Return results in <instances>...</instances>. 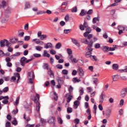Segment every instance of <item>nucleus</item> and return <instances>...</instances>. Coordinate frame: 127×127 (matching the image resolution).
<instances>
[{"label": "nucleus", "mask_w": 127, "mask_h": 127, "mask_svg": "<svg viewBox=\"0 0 127 127\" xmlns=\"http://www.w3.org/2000/svg\"><path fill=\"white\" fill-rule=\"evenodd\" d=\"M16 41H17V39L16 38H13L10 40V42H11V43H12L13 44L16 43Z\"/></svg>", "instance_id": "obj_39"}, {"label": "nucleus", "mask_w": 127, "mask_h": 127, "mask_svg": "<svg viewBox=\"0 0 127 127\" xmlns=\"http://www.w3.org/2000/svg\"><path fill=\"white\" fill-rule=\"evenodd\" d=\"M87 45H88V46L86 48L87 50L90 52L93 51V48H92V47H93V45L88 43V44H87Z\"/></svg>", "instance_id": "obj_14"}, {"label": "nucleus", "mask_w": 127, "mask_h": 127, "mask_svg": "<svg viewBox=\"0 0 127 127\" xmlns=\"http://www.w3.org/2000/svg\"><path fill=\"white\" fill-rule=\"evenodd\" d=\"M83 26L85 27V28H87L88 27V23L84 21Z\"/></svg>", "instance_id": "obj_59"}, {"label": "nucleus", "mask_w": 127, "mask_h": 127, "mask_svg": "<svg viewBox=\"0 0 127 127\" xmlns=\"http://www.w3.org/2000/svg\"><path fill=\"white\" fill-rule=\"evenodd\" d=\"M67 53L68 54V55H71L72 54V50L70 49H67Z\"/></svg>", "instance_id": "obj_57"}, {"label": "nucleus", "mask_w": 127, "mask_h": 127, "mask_svg": "<svg viewBox=\"0 0 127 127\" xmlns=\"http://www.w3.org/2000/svg\"><path fill=\"white\" fill-rule=\"evenodd\" d=\"M48 75L50 76L52 78V77H54V73H53V71L52 70H50L48 72Z\"/></svg>", "instance_id": "obj_36"}, {"label": "nucleus", "mask_w": 127, "mask_h": 127, "mask_svg": "<svg viewBox=\"0 0 127 127\" xmlns=\"http://www.w3.org/2000/svg\"><path fill=\"white\" fill-rule=\"evenodd\" d=\"M86 14H87V11H85L84 9H82L81 12L79 13L80 16H84V15H86Z\"/></svg>", "instance_id": "obj_27"}, {"label": "nucleus", "mask_w": 127, "mask_h": 127, "mask_svg": "<svg viewBox=\"0 0 127 127\" xmlns=\"http://www.w3.org/2000/svg\"><path fill=\"white\" fill-rule=\"evenodd\" d=\"M73 112V109L71 107H68L67 108V112L68 114H70V113H72Z\"/></svg>", "instance_id": "obj_43"}, {"label": "nucleus", "mask_w": 127, "mask_h": 127, "mask_svg": "<svg viewBox=\"0 0 127 127\" xmlns=\"http://www.w3.org/2000/svg\"><path fill=\"white\" fill-rule=\"evenodd\" d=\"M80 105V103L79 102V101L76 100L74 101V109H77L78 106Z\"/></svg>", "instance_id": "obj_26"}, {"label": "nucleus", "mask_w": 127, "mask_h": 127, "mask_svg": "<svg viewBox=\"0 0 127 127\" xmlns=\"http://www.w3.org/2000/svg\"><path fill=\"white\" fill-rule=\"evenodd\" d=\"M15 81H16L15 76H12L10 79V82H15Z\"/></svg>", "instance_id": "obj_54"}, {"label": "nucleus", "mask_w": 127, "mask_h": 127, "mask_svg": "<svg viewBox=\"0 0 127 127\" xmlns=\"http://www.w3.org/2000/svg\"><path fill=\"white\" fill-rule=\"evenodd\" d=\"M62 47V45L61 44V43H58L55 46V48L56 49H60Z\"/></svg>", "instance_id": "obj_29"}, {"label": "nucleus", "mask_w": 127, "mask_h": 127, "mask_svg": "<svg viewBox=\"0 0 127 127\" xmlns=\"http://www.w3.org/2000/svg\"><path fill=\"white\" fill-rule=\"evenodd\" d=\"M112 78H113V80L114 82H117V81L119 80V75L117 74L115 75H113L112 76Z\"/></svg>", "instance_id": "obj_20"}, {"label": "nucleus", "mask_w": 127, "mask_h": 127, "mask_svg": "<svg viewBox=\"0 0 127 127\" xmlns=\"http://www.w3.org/2000/svg\"><path fill=\"white\" fill-rule=\"evenodd\" d=\"M79 93L80 96L83 95V94H84V89L83 88H81V89L79 90Z\"/></svg>", "instance_id": "obj_55"}, {"label": "nucleus", "mask_w": 127, "mask_h": 127, "mask_svg": "<svg viewBox=\"0 0 127 127\" xmlns=\"http://www.w3.org/2000/svg\"><path fill=\"white\" fill-rule=\"evenodd\" d=\"M111 114H112V110L110 109L107 110L106 113H105L107 119H109V118H110Z\"/></svg>", "instance_id": "obj_11"}, {"label": "nucleus", "mask_w": 127, "mask_h": 127, "mask_svg": "<svg viewBox=\"0 0 127 127\" xmlns=\"http://www.w3.org/2000/svg\"><path fill=\"white\" fill-rule=\"evenodd\" d=\"M58 122L59 124H60V125H62V124H63V121L62 120V119H61V118L60 117L58 118Z\"/></svg>", "instance_id": "obj_52"}, {"label": "nucleus", "mask_w": 127, "mask_h": 127, "mask_svg": "<svg viewBox=\"0 0 127 127\" xmlns=\"http://www.w3.org/2000/svg\"><path fill=\"white\" fill-rule=\"evenodd\" d=\"M52 43H48L45 46V48H46V49H48V48H52Z\"/></svg>", "instance_id": "obj_22"}, {"label": "nucleus", "mask_w": 127, "mask_h": 127, "mask_svg": "<svg viewBox=\"0 0 127 127\" xmlns=\"http://www.w3.org/2000/svg\"><path fill=\"white\" fill-rule=\"evenodd\" d=\"M77 72L81 77H82V76H84V71L83 70V69L80 67H78L77 69Z\"/></svg>", "instance_id": "obj_7"}, {"label": "nucleus", "mask_w": 127, "mask_h": 127, "mask_svg": "<svg viewBox=\"0 0 127 127\" xmlns=\"http://www.w3.org/2000/svg\"><path fill=\"white\" fill-rule=\"evenodd\" d=\"M5 45L7 47H10L11 46L10 43L7 41V40H5Z\"/></svg>", "instance_id": "obj_41"}, {"label": "nucleus", "mask_w": 127, "mask_h": 127, "mask_svg": "<svg viewBox=\"0 0 127 127\" xmlns=\"http://www.w3.org/2000/svg\"><path fill=\"white\" fill-rule=\"evenodd\" d=\"M72 82H73V83H79V82H81V80L77 79L76 77H74L72 79Z\"/></svg>", "instance_id": "obj_33"}, {"label": "nucleus", "mask_w": 127, "mask_h": 127, "mask_svg": "<svg viewBox=\"0 0 127 127\" xmlns=\"http://www.w3.org/2000/svg\"><path fill=\"white\" fill-rule=\"evenodd\" d=\"M86 113L88 115V120H91L92 116L91 115V110H90V108L87 109V110L86 111Z\"/></svg>", "instance_id": "obj_13"}, {"label": "nucleus", "mask_w": 127, "mask_h": 127, "mask_svg": "<svg viewBox=\"0 0 127 127\" xmlns=\"http://www.w3.org/2000/svg\"><path fill=\"white\" fill-rule=\"evenodd\" d=\"M89 58H90L91 60H93L94 61H97L98 60L96 56L90 55L89 56Z\"/></svg>", "instance_id": "obj_34"}, {"label": "nucleus", "mask_w": 127, "mask_h": 127, "mask_svg": "<svg viewBox=\"0 0 127 127\" xmlns=\"http://www.w3.org/2000/svg\"><path fill=\"white\" fill-rule=\"evenodd\" d=\"M97 40H98V39L97 38H92L91 40H90V42H89V43L93 45V43H94V42H96Z\"/></svg>", "instance_id": "obj_18"}, {"label": "nucleus", "mask_w": 127, "mask_h": 127, "mask_svg": "<svg viewBox=\"0 0 127 127\" xmlns=\"http://www.w3.org/2000/svg\"><path fill=\"white\" fill-rule=\"evenodd\" d=\"M62 74L64 75H68V71L66 69H63L62 70Z\"/></svg>", "instance_id": "obj_51"}, {"label": "nucleus", "mask_w": 127, "mask_h": 127, "mask_svg": "<svg viewBox=\"0 0 127 127\" xmlns=\"http://www.w3.org/2000/svg\"><path fill=\"white\" fill-rule=\"evenodd\" d=\"M19 99H20V96H18L16 99L15 103H14V106H17L19 104Z\"/></svg>", "instance_id": "obj_25"}, {"label": "nucleus", "mask_w": 127, "mask_h": 127, "mask_svg": "<svg viewBox=\"0 0 127 127\" xmlns=\"http://www.w3.org/2000/svg\"><path fill=\"white\" fill-rule=\"evenodd\" d=\"M35 41L36 44H39L40 45H43L44 44V42L39 40V39H34L32 40V42H35Z\"/></svg>", "instance_id": "obj_5"}, {"label": "nucleus", "mask_w": 127, "mask_h": 127, "mask_svg": "<svg viewBox=\"0 0 127 127\" xmlns=\"http://www.w3.org/2000/svg\"><path fill=\"white\" fill-rule=\"evenodd\" d=\"M122 27V26H119L118 28V30H119L118 34H119V35H121L122 33H124V32H123L124 31V30H123V28Z\"/></svg>", "instance_id": "obj_32"}, {"label": "nucleus", "mask_w": 127, "mask_h": 127, "mask_svg": "<svg viewBox=\"0 0 127 127\" xmlns=\"http://www.w3.org/2000/svg\"><path fill=\"white\" fill-rule=\"evenodd\" d=\"M77 10H78V9H77V6H76L73 7L72 8H71V12H77Z\"/></svg>", "instance_id": "obj_38"}, {"label": "nucleus", "mask_w": 127, "mask_h": 127, "mask_svg": "<svg viewBox=\"0 0 127 127\" xmlns=\"http://www.w3.org/2000/svg\"><path fill=\"white\" fill-rule=\"evenodd\" d=\"M94 47L96 49H99V48L101 47V45L99 43H96L94 45Z\"/></svg>", "instance_id": "obj_44"}, {"label": "nucleus", "mask_w": 127, "mask_h": 127, "mask_svg": "<svg viewBox=\"0 0 127 127\" xmlns=\"http://www.w3.org/2000/svg\"><path fill=\"white\" fill-rule=\"evenodd\" d=\"M56 68H57L58 69H63V65L60 64H58L56 65Z\"/></svg>", "instance_id": "obj_48"}, {"label": "nucleus", "mask_w": 127, "mask_h": 127, "mask_svg": "<svg viewBox=\"0 0 127 127\" xmlns=\"http://www.w3.org/2000/svg\"><path fill=\"white\" fill-rule=\"evenodd\" d=\"M71 31V29H65L64 30V32L65 33V34H68V33H70Z\"/></svg>", "instance_id": "obj_40"}, {"label": "nucleus", "mask_w": 127, "mask_h": 127, "mask_svg": "<svg viewBox=\"0 0 127 127\" xmlns=\"http://www.w3.org/2000/svg\"><path fill=\"white\" fill-rule=\"evenodd\" d=\"M35 48L37 51H41L42 50V47L41 46H36Z\"/></svg>", "instance_id": "obj_42"}, {"label": "nucleus", "mask_w": 127, "mask_h": 127, "mask_svg": "<svg viewBox=\"0 0 127 127\" xmlns=\"http://www.w3.org/2000/svg\"><path fill=\"white\" fill-rule=\"evenodd\" d=\"M60 24L61 26H64V25H65V24H66V23H65V22H64V21H62L60 22Z\"/></svg>", "instance_id": "obj_64"}, {"label": "nucleus", "mask_w": 127, "mask_h": 127, "mask_svg": "<svg viewBox=\"0 0 127 127\" xmlns=\"http://www.w3.org/2000/svg\"><path fill=\"white\" fill-rule=\"evenodd\" d=\"M127 88H124L122 90L121 92L120 96L121 98H125V97L127 96Z\"/></svg>", "instance_id": "obj_4"}, {"label": "nucleus", "mask_w": 127, "mask_h": 127, "mask_svg": "<svg viewBox=\"0 0 127 127\" xmlns=\"http://www.w3.org/2000/svg\"><path fill=\"white\" fill-rule=\"evenodd\" d=\"M116 49H118V48H117V45H113V47H110L109 49V51H115Z\"/></svg>", "instance_id": "obj_30"}, {"label": "nucleus", "mask_w": 127, "mask_h": 127, "mask_svg": "<svg viewBox=\"0 0 127 127\" xmlns=\"http://www.w3.org/2000/svg\"><path fill=\"white\" fill-rule=\"evenodd\" d=\"M40 97L39 96V94L38 93L36 94V96L34 98V99L33 100L34 103L36 104V111L39 115V116H40V103L39 102V99Z\"/></svg>", "instance_id": "obj_1"}, {"label": "nucleus", "mask_w": 127, "mask_h": 127, "mask_svg": "<svg viewBox=\"0 0 127 127\" xmlns=\"http://www.w3.org/2000/svg\"><path fill=\"white\" fill-rule=\"evenodd\" d=\"M118 72H120V73H127V66H126V68L124 69H119L118 70Z\"/></svg>", "instance_id": "obj_37"}, {"label": "nucleus", "mask_w": 127, "mask_h": 127, "mask_svg": "<svg viewBox=\"0 0 127 127\" xmlns=\"http://www.w3.org/2000/svg\"><path fill=\"white\" fill-rule=\"evenodd\" d=\"M35 78V75H34V73H32V78L29 79V82L30 84H33V80H34Z\"/></svg>", "instance_id": "obj_23"}, {"label": "nucleus", "mask_w": 127, "mask_h": 127, "mask_svg": "<svg viewBox=\"0 0 127 127\" xmlns=\"http://www.w3.org/2000/svg\"><path fill=\"white\" fill-rule=\"evenodd\" d=\"M5 40L6 39H4L3 40L0 41V47H4V46H5Z\"/></svg>", "instance_id": "obj_17"}, {"label": "nucleus", "mask_w": 127, "mask_h": 127, "mask_svg": "<svg viewBox=\"0 0 127 127\" xmlns=\"http://www.w3.org/2000/svg\"><path fill=\"white\" fill-rule=\"evenodd\" d=\"M33 56L36 58H40V57H41V55L39 54H34Z\"/></svg>", "instance_id": "obj_47"}, {"label": "nucleus", "mask_w": 127, "mask_h": 127, "mask_svg": "<svg viewBox=\"0 0 127 127\" xmlns=\"http://www.w3.org/2000/svg\"><path fill=\"white\" fill-rule=\"evenodd\" d=\"M5 61L7 62V63H10V61H11V60L9 57H7L5 58Z\"/></svg>", "instance_id": "obj_63"}, {"label": "nucleus", "mask_w": 127, "mask_h": 127, "mask_svg": "<svg viewBox=\"0 0 127 127\" xmlns=\"http://www.w3.org/2000/svg\"><path fill=\"white\" fill-rule=\"evenodd\" d=\"M81 42L84 43V44H89V41L86 39V38L81 39Z\"/></svg>", "instance_id": "obj_24"}, {"label": "nucleus", "mask_w": 127, "mask_h": 127, "mask_svg": "<svg viewBox=\"0 0 127 127\" xmlns=\"http://www.w3.org/2000/svg\"><path fill=\"white\" fill-rule=\"evenodd\" d=\"M109 48L108 46H104L103 47L102 50L103 52H109Z\"/></svg>", "instance_id": "obj_15"}, {"label": "nucleus", "mask_w": 127, "mask_h": 127, "mask_svg": "<svg viewBox=\"0 0 127 127\" xmlns=\"http://www.w3.org/2000/svg\"><path fill=\"white\" fill-rule=\"evenodd\" d=\"M15 76H16V77H17V78H18L17 80V83H18V81H19V80H20V75L19 74V73L16 72L14 73Z\"/></svg>", "instance_id": "obj_35"}, {"label": "nucleus", "mask_w": 127, "mask_h": 127, "mask_svg": "<svg viewBox=\"0 0 127 127\" xmlns=\"http://www.w3.org/2000/svg\"><path fill=\"white\" fill-rule=\"evenodd\" d=\"M106 97V95L103 93L101 94V95L100 96L99 98V103L100 104H103V102H104V97Z\"/></svg>", "instance_id": "obj_10"}, {"label": "nucleus", "mask_w": 127, "mask_h": 127, "mask_svg": "<svg viewBox=\"0 0 127 127\" xmlns=\"http://www.w3.org/2000/svg\"><path fill=\"white\" fill-rule=\"evenodd\" d=\"M18 113V109H17V107L16 108V110H13L12 112V113L13 115H16Z\"/></svg>", "instance_id": "obj_50"}, {"label": "nucleus", "mask_w": 127, "mask_h": 127, "mask_svg": "<svg viewBox=\"0 0 127 127\" xmlns=\"http://www.w3.org/2000/svg\"><path fill=\"white\" fill-rule=\"evenodd\" d=\"M28 8H30V3L29 1H26L25 3L24 9H28Z\"/></svg>", "instance_id": "obj_12"}, {"label": "nucleus", "mask_w": 127, "mask_h": 127, "mask_svg": "<svg viewBox=\"0 0 127 127\" xmlns=\"http://www.w3.org/2000/svg\"><path fill=\"white\" fill-rule=\"evenodd\" d=\"M24 40H25V41H28L30 40V36H25L24 37Z\"/></svg>", "instance_id": "obj_49"}, {"label": "nucleus", "mask_w": 127, "mask_h": 127, "mask_svg": "<svg viewBox=\"0 0 127 127\" xmlns=\"http://www.w3.org/2000/svg\"><path fill=\"white\" fill-rule=\"evenodd\" d=\"M77 70H73L71 74L72 75V76H76V75H77Z\"/></svg>", "instance_id": "obj_60"}, {"label": "nucleus", "mask_w": 127, "mask_h": 127, "mask_svg": "<svg viewBox=\"0 0 127 127\" xmlns=\"http://www.w3.org/2000/svg\"><path fill=\"white\" fill-rule=\"evenodd\" d=\"M58 83L59 84H62L64 83V79L63 78V77H59Z\"/></svg>", "instance_id": "obj_28"}, {"label": "nucleus", "mask_w": 127, "mask_h": 127, "mask_svg": "<svg viewBox=\"0 0 127 127\" xmlns=\"http://www.w3.org/2000/svg\"><path fill=\"white\" fill-rule=\"evenodd\" d=\"M112 68L113 70H115V71H117V70H119V64H114L112 65Z\"/></svg>", "instance_id": "obj_16"}, {"label": "nucleus", "mask_w": 127, "mask_h": 127, "mask_svg": "<svg viewBox=\"0 0 127 127\" xmlns=\"http://www.w3.org/2000/svg\"><path fill=\"white\" fill-rule=\"evenodd\" d=\"M37 36L40 38V40H44L45 38H47V35H42V32L39 31L37 34Z\"/></svg>", "instance_id": "obj_2"}, {"label": "nucleus", "mask_w": 127, "mask_h": 127, "mask_svg": "<svg viewBox=\"0 0 127 127\" xmlns=\"http://www.w3.org/2000/svg\"><path fill=\"white\" fill-rule=\"evenodd\" d=\"M97 21H100V17H94L93 18L92 23L93 24L97 23Z\"/></svg>", "instance_id": "obj_19"}, {"label": "nucleus", "mask_w": 127, "mask_h": 127, "mask_svg": "<svg viewBox=\"0 0 127 127\" xmlns=\"http://www.w3.org/2000/svg\"><path fill=\"white\" fill-rule=\"evenodd\" d=\"M67 96H68L67 98L66 102L67 103H70V102L71 101V100L73 99V96L70 94H68Z\"/></svg>", "instance_id": "obj_21"}, {"label": "nucleus", "mask_w": 127, "mask_h": 127, "mask_svg": "<svg viewBox=\"0 0 127 127\" xmlns=\"http://www.w3.org/2000/svg\"><path fill=\"white\" fill-rule=\"evenodd\" d=\"M3 93H7V92H8V87H6L3 89Z\"/></svg>", "instance_id": "obj_61"}, {"label": "nucleus", "mask_w": 127, "mask_h": 127, "mask_svg": "<svg viewBox=\"0 0 127 127\" xmlns=\"http://www.w3.org/2000/svg\"><path fill=\"white\" fill-rule=\"evenodd\" d=\"M44 56H46V57H48V58H49V57H50V54L47 53L46 52V51H44Z\"/></svg>", "instance_id": "obj_53"}, {"label": "nucleus", "mask_w": 127, "mask_h": 127, "mask_svg": "<svg viewBox=\"0 0 127 127\" xmlns=\"http://www.w3.org/2000/svg\"><path fill=\"white\" fill-rule=\"evenodd\" d=\"M71 42L73 44H75L77 47H80V43L78 42V40H76L75 38H70Z\"/></svg>", "instance_id": "obj_6"}, {"label": "nucleus", "mask_w": 127, "mask_h": 127, "mask_svg": "<svg viewBox=\"0 0 127 127\" xmlns=\"http://www.w3.org/2000/svg\"><path fill=\"white\" fill-rule=\"evenodd\" d=\"M26 60L27 59L25 57H23L20 59V63L22 67H24V66H25V64H26Z\"/></svg>", "instance_id": "obj_3"}, {"label": "nucleus", "mask_w": 127, "mask_h": 127, "mask_svg": "<svg viewBox=\"0 0 127 127\" xmlns=\"http://www.w3.org/2000/svg\"><path fill=\"white\" fill-rule=\"evenodd\" d=\"M44 68L46 70H49V65L48 64H44Z\"/></svg>", "instance_id": "obj_45"}, {"label": "nucleus", "mask_w": 127, "mask_h": 127, "mask_svg": "<svg viewBox=\"0 0 127 127\" xmlns=\"http://www.w3.org/2000/svg\"><path fill=\"white\" fill-rule=\"evenodd\" d=\"M55 118L54 117H51V118L49 120L48 122L49 124L55 125Z\"/></svg>", "instance_id": "obj_8"}, {"label": "nucleus", "mask_w": 127, "mask_h": 127, "mask_svg": "<svg viewBox=\"0 0 127 127\" xmlns=\"http://www.w3.org/2000/svg\"><path fill=\"white\" fill-rule=\"evenodd\" d=\"M45 13V11H41V10H39L37 12L36 14L39 15V14H43Z\"/></svg>", "instance_id": "obj_46"}, {"label": "nucleus", "mask_w": 127, "mask_h": 127, "mask_svg": "<svg viewBox=\"0 0 127 127\" xmlns=\"http://www.w3.org/2000/svg\"><path fill=\"white\" fill-rule=\"evenodd\" d=\"M86 14H93V9H89L87 12H86Z\"/></svg>", "instance_id": "obj_58"}, {"label": "nucleus", "mask_w": 127, "mask_h": 127, "mask_svg": "<svg viewBox=\"0 0 127 127\" xmlns=\"http://www.w3.org/2000/svg\"><path fill=\"white\" fill-rule=\"evenodd\" d=\"M73 87L72 86H70L68 88V93H67L65 94V97H68V95H72V92H73Z\"/></svg>", "instance_id": "obj_9"}, {"label": "nucleus", "mask_w": 127, "mask_h": 127, "mask_svg": "<svg viewBox=\"0 0 127 127\" xmlns=\"http://www.w3.org/2000/svg\"><path fill=\"white\" fill-rule=\"evenodd\" d=\"M1 6H2V7H4V6H6V2H5V1H2L1 2Z\"/></svg>", "instance_id": "obj_62"}, {"label": "nucleus", "mask_w": 127, "mask_h": 127, "mask_svg": "<svg viewBox=\"0 0 127 127\" xmlns=\"http://www.w3.org/2000/svg\"><path fill=\"white\" fill-rule=\"evenodd\" d=\"M64 20H65L66 22L69 21V15L67 14L66 15H65V17H64Z\"/></svg>", "instance_id": "obj_56"}, {"label": "nucleus", "mask_w": 127, "mask_h": 127, "mask_svg": "<svg viewBox=\"0 0 127 127\" xmlns=\"http://www.w3.org/2000/svg\"><path fill=\"white\" fill-rule=\"evenodd\" d=\"M93 83L95 84V86H98V82H99V79L97 78H93Z\"/></svg>", "instance_id": "obj_31"}]
</instances>
